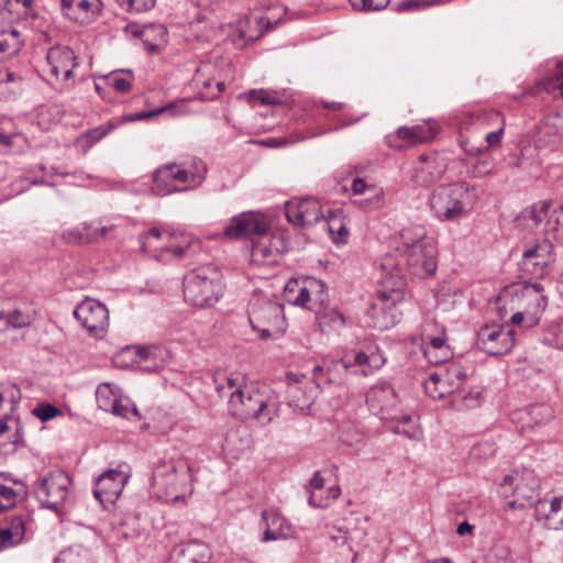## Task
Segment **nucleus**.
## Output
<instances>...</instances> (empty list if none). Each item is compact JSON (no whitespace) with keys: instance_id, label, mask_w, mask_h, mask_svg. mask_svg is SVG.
I'll use <instances>...</instances> for the list:
<instances>
[{"instance_id":"f257e3e1","label":"nucleus","mask_w":563,"mask_h":563,"mask_svg":"<svg viewBox=\"0 0 563 563\" xmlns=\"http://www.w3.org/2000/svg\"><path fill=\"white\" fill-rule=\"evenodd\" d=\"M393 256H386L380 269L386 276L380 283L377 296L372 302L367 317L368 325L379 331L387 330L400 321L401 311L398 303L405 299L406 280Z\"/></svg>"},{"instance_id":"f03ea898","label":"nucleus","mask_w":563,"mask_h":563,"mask_svg":"<svg viewBox=\"0 0 563 563\" xmlns=\"http://www.w3.org/2000/svg\"><path fill=\"white\" fill-rule=\"evenodd\" d=\"M402 251L400 262L406 263L408 271L419 278L431 276L437 271V246L427 236L423 227L406 228L401 231Z\"/></svg>"},{"instance_id":"7ed1b4c3","label":"nucleus","mask_w":563,"mask_h":563,"mask_svg":"<svg viewBox=\"0 0 563 563\" xmlns=\"http://www.w3.org/2000/svg\"><path fill=\"white\" fill-rule=\"evenodd\" d=\"M475 200V188L457 181L438 186L430 195L429 207L438 220L456 221L471 211Z\"/></svg>"},{"instance_id":"20e7f679","label":"nucleus","mask_w":563,"mask_h":563,"mask_svg":"<svg viewBox=\"0 0 563 563\" xmlns=\"http://www.w3.org/2000/svg\"><path fill=\"white\" fill-rule=\"evenodd\" d=\"M190 466L183 460L154 463L152 485L159 499L177 503L190 490Z\"/></svg>"},{"instance_id":"39448f33","label":"nucleus","mask_w":563,"mask_h":563,"mask_svg":"<svg viewBox=\"0 0 563 563\" xmlns=\"http://www.w3.org/2000/svg\"><path fill=\"white\" fill-rule=\"evenodd\" d=\"M229 410L241 421L256 420L268 423L273 419L274 404L265 390L250 385L229 394Z\"/></svg>"},{"instance_id":"423d86ee","label":"nucleus","mask_w":563,"mask_h":563,"mask_svg":"<svg viewBox=\"0 0 563 563\" xmlns=\"http://www.w3.org/2000/svg\"><path fill=\"white\" fill-rule=\"evenodd\" d=\"M497 303L501 317L507 313V303L510 305L511 310L523 309L529 317V327H532L538 322V314L544 311L548 299L540 284L526 283L517 288L504 290Z\"/></svg>"},{"instance_id":"0eeeda50","label":"nucleus","mask_w":563,"mask_h":563,"mask_svg":"<svg viewBox=\"0 0 563 563\" xmlns=\"http://www.w3.org/2000/svg\"><path fill=\"white\" fill-rule=\"evenodd\" d=\"M222 286L214 269L200 268L185 278V300L196 307H212L219 300Z\"/></svg>"},{"instance_id":"6e6552de","label":"nucleus","mask_w":563,"mask_h":563,"mask_svg":"<svg viewBox=\"0 0 563 563\" xmlns=\"http://www.w3.org/2000/svg\"><path fill=\"white\" fill-rule=\"evenodd\" d=\"M71 478L64 471L49 472L36 485L34 493L43 507L60 514L68 498Z\"/></svg>"},{"instance_id":"1a4fd4ad","label":"nucleus","mask_w":563,"mask_h":563,"mask_svg":"<svg viewBox=\"0 0 563 563\" xmlns=\"http://www.w3.org/2000/svg\"><path fill=\"white\" fill-rule=\"evenodd\" d=\"M515 342L516 331L509 323L485 324L477 332V347L493 356L507 354L514 347Z\"/></svg>"},{"instance_id":"9d476101","label":"nucleus","mask_w":563,"mask_h":563,"mask_svg":"<svg viewBox=\"0 0 563 563\" xmlns=\"http://www.w3.org/2000/svg\"><path fill=\"white\" fill-rule=\"evenodd\" d=\"M74 316L89 334L101 336L109 325V312L107 307L95 299H85L74 310Z\"/></svg>"},{"instance_id":"9b49d317","label":"nucleus","mask_w":563,"mask_h":563,"mask_svg":"<svg viewBox=\"0 0 563 563\" xmlns=\"http://www.w3.org/2000/svg\"><path fill=\"white\" fill-rule=\"evenodd\" d=\"M446 172V163L437 154H422L415 163L410 180L421 187H429L439 181Z\"/></svg>"},{"instance_id":"f8f14e48","label":"nucleus","mask_w":563,"mask_h":563,"mask_svg":"<svg viewBox=\"0 0 563 563\" xmlns=\"http://www.w3.org/2000/svg\"><path fill=\"white\" fill-rule=\"evenodd\" d=\"M129 475L119 470L103 472L96 482L95 497L101 505L113 504L124 489Z\"/></svg>"},{"instance_id":"ddd939ff","label":"nucleus","mask_w":563,"mask_h":563,"mask_svg":"<svg viewBox=\"0 0 563 563\" xmlns=\"http://www.w3.org/2000/svg\"><path fill=\"white\" fill-rule=\"evenodd\" d=\"M267 222L254 212H244L231 219L224 229L230 239H246L253 235H264L268 231Z\"/></svg>"},{"instance_id":"4468645a","label":"nucleus","mask_w":563,"mask_h":563,"mask_svg":"<svg viewBox=\"0 0 563 563\" xmlns=\"http://www.w3.org/2000/svg\"><path fill=\"white\" fill-rule=\"evenodd\" d=\"M46 60L49 66L51 76L62 81L70 79L75 67L78 66L75 52L62 45L51 47L47 52Z\"/></svg>"},{"instance_id":"2eb2a0df","label":"nucleus","mask_w":563,"mask_h":563,"mask_svg":"<svg viewBox=\"0 0 563 563\" xmlns=\"http://www.w3.org/2000/svg\"><path fill=\"white\" fill-rule=\"evenodd\" d=\"M262 523L264 525L263 542L288 539L292 536V527L279 512L269 509L263 510Z\"/></svg>"},{"instance_id":"dca6fc26","label":"nucleus","mask_w":563,"mask_h":563,"mask_svg":"<svg viewBox=\"0 0 563 563\" xmlns=\"http://www.w3.org/2000/svg\"><path fill=\"white\" fill-rule=\"evenodd\" d=\"M552 240L547 236L543 243L537 244L523 252L522 265L525 269L536 275H542L545 267L553 261Z\"/></svg>"},{"instance_id":"f3484780","label":"nucleus","mask_w":563,"mask_h":563,"mask_svg":"<svg viewBox=\"0 0 563 563\" xmlns=\"http://www.w3.org/2000/svg\"><path fill=\"white\" fill-rule=\"evenodd\" d=\"M212 552L208 544L200 541H191L172 554L173 563H211Z\"/></svg>"},{"instance_id":"a211bd4d","label":"nucleus","mask_w":563,"mask_h":563,"mask_svg":"<svg viewBox=\"0 0 563 563\" xmlns=\"http://www.w3.org/2000/svg\"><path fill=\"white\" fill-rule=\"evenodd\" d=\"M366 401L374 411L384 413L396 406L397 395L389 384L382 383L368 390Z\"/></svg>"},{"instance_id":"6ab92c4d","label":"nucleus","mask_w":563,"mask_h":563,"mask_svg":"<svg viewBox=\"0 0 563 563\" xmlns=\"http://www.w3.org/2000/svg\"><path fill=\"white\" fill-rule=\"evenodd\" d=\"M3 10L10 14L11 20H31V25L37 29L43 25L34 0H7Z\"/></svg>"},{"instance_id":"aec40b11","label":"nucleus","mask_w":563,"mask_h":563,"mask_svg":"<svg viewBox=\"0 0 563 563\" xmlns=\"http://www.w3.org/2000/svg\"><path fill=\"white\" fill-rule=\"evenodd\" d=\"M563 137V117L560 113L547 115L539 125L538 142L543 145H555Z\"/></svg>"},{"instance_id":"412c9836","label":"nucleus","mask_w":563,"mask_h":563,"mask_svg":"<svg viewBox=\"0 0 563 563\" xmlns=\"http://www.w3.org/2000/svg\"><path fill=\"white\" fill-rule=\"evenodd\" d=\"M118 126L113 121H108L99 126L89 129L79 134L75 141L76 147L86 154L88 151Z\"/></svg>"},{"instance_id":"4be33fe9","label":"nucleus","mask_w":563,"mask_h":563,"mask_svg":"<svg viewBox=\"0 0 563 563\" xmlns=\"http://www.w3.org/2000/svg\"><path fill=\"white\" fill-rule=\"evenodd\" d=\"M309 310L316 313L317 321L322 332L339 331L345 325V317L336 309L328 306L317 308L309 306Z\"/></svg>"},{"instance_id":"5701e85b","label":"nucleus","mask_w":563,"mask_h":563,"mask_svg":"<svg viewBox=\"0 0 563 563\" xmlns=\"http://www.w3.org/2000/svg\"><path fill=\"white\" fill-rule=\"evenodd\" d=\"M280 312V307L276 303L253 305L250 312V322L253 329H257L258 325H271L278 321Z\"/></svg>"},{"instance_id":"b1692460","label":"nucleus","mask_w":563,"mask_h":563,"mask_svg":"<svg viewBox=\"0 0 563 563\" xmlns=\"http://www.w3.org/2000/svg\"><path fill=\"white\" fill-rule=\"evenodd\" d=\"M176 168V164L165 165L157 168L153 175V191L158 196H165L175 191H181L184 188H179L174 183L173 169Z\"/></svg>"},{"instance_id":"393cba45","label":"nucleus","mask_w":563,"mask_h":563,"mask_svg":"<svg viewBox=\"0 0 563 563\" xmlns=\"http://www.w3.org/2000/svg\"><path fill=\"white\" fill-rule=\"evenodd\" d=\"M523 413L527 416L526 426L529 428L545 424L554 417L552 407L547 404L532 405L525 409Z\"/></svg>"},{"instance_id":"a878e982","label":"nucleus","mask_w":563,"mask_h":563,"mask_svg":"<svg viewBox=\"0 0 563 563\" xmlns=\"http://www.w3.org/2000/svg\"><path fill=\"white\" fill-rule=\"evenodd\" d=\"M434 132L431 129H424L423 126H400L396 131V136L399 140H402L407 145H416L419 143H424L432 139Z\"/></svg>"},{"instance_id":"bb28decb","label":"nucleus","mask_w":563,"mask_h":563,"mask_svg":"<svg viewBox=\"0 0 563 563\" xmlns=\"http://www.w3.org/2000/svg\"><path fill=\"white\" fill-rule=\"evenodd\" d=\"M538 494L532 487L516 485L514 499L507 503L508 509H525L538 503Z\"/></svg>"},{"instance_id":"cd10ccee","label":"nucleus","mask_w":563,"mask_h":563,"mask_svg":"<svg viewBox=\"0 0 563 563\" xmlns=\"http://www.w3.org/2000/svg\"><path fill=\"white\" fill-rule=\"evenodd\" d=\"M349 363L351 366L357 365L364 367L362 372L364 375H367L373 371L380 368L385 363V358L380 353L377 352H372L368 354L366 352L360 351L355 353L353 362Z\"/></svg>"},{"instance_id":"c85d7f7f","label":"nucleus","mask_w":563,"mask_h":563,"mask_svg":"<svg viewBox=\"0 0 563 563\" xmlns=\"http://www.w3.org/2000/svg\"><path fill=\"white\" fill-rule=\"evenodd\" d=\"M257 236L260 240L252 245V256L256 260H269L275 252H278L275 244L279 242V238H268L266 233Z\"/></svg>"},{"instance_id":"c756f323","label":"nucleus","mask_w":563,"mask_h":563,"mask_svg":"<svg viewBox=\"0 0 563 563\" xmlns=\"http://www.w3.org/2000/svg\"><path fill=\"white\" fill-rule=\"evenodd\" d=\"M545 234L552 241L563 243V203L548 218Z\"/></svg>"},{"instance_id":"7c9ffc66","label":"nucleus","mask_w":563,"mask_h":563,"mask_svg":"<svg viewBox=\"0 0 563 563\" xmlns=\"http://www.w3.org/2000/svg\"><path fill=\"white\" fill-rule=\"evenodd\" d=\"M106 79L118 92L125 93L130 91L134 76L131 69H120L109 74Z\"/></svg>"},{"instance_id":"2f4dec72","label":"nucleus","mask_w":563,"mask_h":563,"mask_svg":"<svg viewBox=\"0 0 563 563\" xmlns=\"http://www.w3.org/2000/svg\"><path fill=\"white\" fill-rule=\"evenodd\" d=\"M541 85L543 89L553 97H563V62H558L555 71L545 77Z\"/></svg>"},{"instance_id":"473e14b6","label":"nucleus","mask_w":563,"mask_h":563,"mask_svg":"<svg viewBox=\"0 0 563 563\" xmlns=\"http://www.w3.org/2000/svg\"><path fill=\"white\" fill-rule=\"evenodd\" d=\"M285 290L287 292L298 291V295L290 299V301L300 307H305L309 309V305L311 303V291L309 290V279L303 282L302 285L298 283V280H290L286 284Z\"/></svg>"},{"instance_id":"72a5a7b5","label":"nucleus","mask_w":563,"mask_h":563,"mask_svg":"<svg viewBox=\"0 0 563 563\" xmlns=\"http://www.w3.org/2000/svg\"><path fill=\"white\" fill-rule=\"evenodd\" d=\"M2 321H4L2 330H7L8 328L21 329L29 327L32 323V318L30 314L14 309L9 312H0V322Z\"/></svg>"},{"instance_id":"f704fd0d","label":"nucleus","mask_w":563,"mask_h":563,"mask_svg":"<svg viewBox=\"0 0 563 563\" xmlns=\"http://www.w3.org/2000/svg\"><path fill=\"white\" fill-rule=\"evenodd\" d=\"M500 117L497 111H470L461 118L460 128L467 130L475 122L484 125L493 119H500Z\"/></svg>"},{"instance_id":"c9c22d12","label":"nucleus","mask_w":563,"mask_h":563,"mask_svg":"<svg viewBox=\"0 0 563 563\" xmlns=\"http://www.w3.org/2000/svg\"><path fill=\"white\" fill-rule=\"evenodd\" d=\"M164 236L170 238V234L167 232H162L161 230L153 228L148 230L146 233L140 235V241L142 243V249L144 252H151L153 250H165L166 245L159 244L158 242L164 239Z\"/></svg>"},{"instance_id":"e433bc0d","label":"nucleus","mask_w":563,"mask_h":563,"mask_svg":"<svg viewBox=\"0 0 563 563\" xmlns=\"http://www.w3.org/2000/svg\"><path fill=\"white\" fill-rule=\"evenodd\" d=\"M324 365L327 372L325 382L329 384L339 383L342 379L343 374H345L351 367V364L345 360H332L330 362H325Z\"/></svg>"},{"instance_id":"4c0bfd02","label":"nucleus","mask_w":563,"mask_h":563,"mask_svg":"<svg viewBox=\"0 0 563 563\" xmlns=\"http://www.w3.org/2000/svg\"><path fill=\"white\" fill-rule=\"evenodd\" d=\"M444 3L445 0H402L395 5L394 10L399 13L413 12Z\"/></svg>"},{"instance_id":"58836bf2","label":"nucleus","mask_w":563,"mask_h":563,"mask_svg":"<svg viewBox=\"0 0 563 563\" xmlns=\"http://www.w3.org/2000/svg\"><path fill=\"white\" fill-rule=\"evenodd\" d=\"M309 290L311 291V303L309 306H314L317 308L328 306L327 286L323 282L316 278H310Z\"/></svg>"},{"instance_id":"ea45409f","label":"nucleus","mask_w":563,"mask_h":563,"mask_svg":"<svg viewBox=\"0 0 563 563\" xmlns=\"http://www.w3.org/2000/svg\"><path fill=\"white\" fill-rule=\"evenodd\" d=\"M302 210V207L298 205L288 206L286 209L287 220L296 225L306 227L313 224V217Z\"/></svg>"},{"instance_id":"a19ab883","label":"nucleus","mask_w":563,"mask_h":563,"mask_svg":"<svg viewBox=\"0 0 563 563\" xmlns=\"http://www.w3.org/2000/svg\"><path fill=\"white\" fill-rule=\"evenodd\" d=\"M563 508V497H554L550 505L548 511L547 501L538 500L536 506V516L538 520L541 518L549 519L552 516L556 515Z\"/></svg>"},{"instance_id":"79ce46f5","label":"nucleus","mask_w":563,"mask_h":563,"mask_svg":"<svg viewBox=\"0 0 563 563\" xmlns=\"http://www.w3.org/2000/svg\"><path fill=\"white\" fill-rule=\"evenodd\" d=\"M111 411L113 415L126 419H130L132 416L140 418L137 408L128 399H115L111 406Z\"/></svg>"},{"instance_id":"37998d69","label":"nucleus","mask_w":563,"mask_h":563,"mask_svg":"<svg viewBox=\"0 0 563 563\" xmlns=\"http://www.w3.org/2000/svg\"><path fill=\"white\" fill-rule=\"evenodd\" d=\"M341 494V489L339 486H332L329 488V495L323 498L318 493L311 492L308 503L310 506L314 508H325L329 506L330 500L336 499Z\"/></svg>"},{"instance_id":"c03bdc74","label":"nucleus","mask_w":563,"mask_h":563,"mask_svg":"<svg viewBox=\"0 0 563 563\" xmlns=\"http://www.w3.org/2000/svg\"><path fill=\"white\" fill-rule=\"evenodd\" d=\"M2 527L12 531L15 540H19L20 542L23 540L25 534V520L22 516H12L10 518H5Z\"/></svg>"},{"instance_id":"a18cd8bd","label":"nucleus","mask_w":563,"mask_h":563,"mask_svg":"<svg viewBox=\"0 0 563 563\" xmlns=\"http://www.w3.org/2000/svg\"><path fill=\"white\" fill-rule=\"evenodd\" d=\"M18 497L19 494L12 487L0 483V512L12 508Z\"/></svg>"},{"instance_id":"49530a36","label":"nucleus","mask_w":563,"mask_h":563,"mask_svg":"<svg viewBox=\"0 0 563 563\" xmlns=\"http://www.w3.org/2000/svg\"><path fill=\"white\" fill-rule=\"evenodd\" d=\"M32 413L38 418L41 421L46 422L59 415H62L60 409L55 407L48 402L38 404L33 410Z\"/></svg>"},{"instance_id":"de8ad7c7","label":"nucleus","mask_w":563,"mask_h":563,"mask_svg":"<svg viewBox=\"0 0 563 563\" xmlns=\"http://www.w3.org/2000/svg\"><path fill=\"white\" fill-rule=\"evenodd\" d=\"M355 10L360 11H379L385 9L390 0H349Z\"/></svg>"},{"instance_id":"09e8293b","label":"nucleus","mask_w":563,"mask_h":563,"mask_svg":"<svg viewBox=\"0 0 563 563\" xmlns=\"http://www.w3.org/2000/svg\"><path fill=\"white\" fill-rule=\"evenodd\" d=\"M118 3L130 12L142 13L152 9L156 0H117Z\"/></svg>"},{"instance_id":"8fccbe9b","label":"nucleus","mask_w":563,"mask_h":563,"mask_svg":"<svg viewBox=\"0 0 563 563\" xmlns=\"http://www.w3.org/2000/svg\"><path fill=\"white\" fill-rule=\"evenodd\" d=\"M543 342L555 349H563V322L551 325L549 333L543 338Z\"/></svg>"},{"instance_id":"3c124183","label":"nucleus","mask_w":563,"mask_h":563,"mask_svg":"<svg viewBox=\"0 0 563 563\" xmlns=\"http://www.w3.org/2000/svg\"><path fill=\"white\" fill-rule=\"evenodd\" d=\"M16 35V31H12L10 34L5 32L0 33V55L18 52V44L13 43Z\"/></svg>"},{"instance_id":"603ef678","label":"nucleus","mask_w":563,"mask_h":563,"mask_svg":"<svg viewBox=\"0 0 563 563\" xmlns=\"http://www.w3.org/2000/svg\"><path fill=\"white\" fill-rule=\"evenodd\" d=\"M225 384L217 385V391L220 397H228L231 391L234 389H244V386H246L243 382L239 380V378H234L232 376H227L224 378Z\"/></svg>"},{"instance_id":"864d4df0","label":"nucleus","mask_w":563,"mask_h":563,"mask_svg":"<svg viewBox=\"0 0 563 563\" xmlns=\"http://www.w3.org/2000/svg\"><path fill=\"white\" fill-rule=\"evenodd\" d=\"M299 206L302 207V210L313 217V224L317 223L321 218H323L319 202L312 198H307L299 202Z\"/></svg>"},{"instance_id":"5fc2aeb1","label":"nucleus","mask_w":563,"mask_h":563,"mask_svg":"<svg viewBox=\"0 0 563 563\" xmlns=\"http://www.w3.org/2000/svg\"><path fill=\"white\" fill-rule=\"evenodd\" d=\"M62 8L66 11L67 15H69L68 11L74 9L88 12L91 8V2L89 0H62Z\"/></svg>"},{"instance_id":"6e6d98bb","label":"nucleus","mask_w":563,"mask_h":563,"mask_svg":"<svg viewBox=\"0 0 563 563\" xmlns=\"http://www.w3.org/2000/svg\"><path fill=\"white\" fill-rule=\"evenodd\" d=\"M482 399V393L478 390H471L462 395V405L467 409H473L479 406Z\"/></svg>"},{"instance_id":"4d7b16f0","label":"nucleus","mask_w":563,"mask_h":563,"mask_svg":"<svg viewBox=\"0 0 563 563\" xmlns=\"http://www.w3.org/2000/svg\"><path fill=\"white\" fill-rule=\"evenodd\" d=\"M58 563H89V560L86 554H81L79 552L69 550L67 552L62 553Z\"/></svg>"},{"instance_id":"13d9d810","label":"nucleus","mask_w":563,"mask_h":563,"mask_svg":"<svg viewBox=\"0 0 563 563\" xmlns=\"http://www.w3.org/2000/svg\"><path fill=\"white\" fill-rule=\"evenodd\" d=\"M114 228V225H103L101 227L100 229H96L92 233L89 232V229L90 227L88 224H84V230L87 231L85 233V236H86V241L87 242H90V241H96L98 240L99 238H103L106 236L110 231H112V229Z\"/></svg>"},{"instance_id":"bf43d9fd","label":"nucleus","mask_w":563,"mask_h":563,"mask_svg":"<svg viewBox=\"0 0 563 563\" xmlns=\"http://www.w3.org/2000/svg\"><path fill=\"white\" fill-rule=\"evenodd\" d=\"M252 97L261 104H277L279 100L266 90H253Z\"/></svg>"},{"instance_id":"052dcab7","label":"nucleus","mask_w":563,"mask_h":563,"mask_svg":"<svg viewBox=\"0 0 563 563\" xmlns=\"http://www.w3.org/2000/svg\"><path fill=\"white\" fill-rule=\"evenodd\" d=\"M20 543L12 534V531L0 527V550Z\"/></svg>"},{"instance_id":"680f3d73","label":"nucleus","mask_w":563,"mask_h":563,"mask_svg":"<svg viewBox=\"0 0 563 563\" xmlns=\"http://www.w3.org/2000/svg\"><path fill=\"white\" fill-rule=\"evenodd\" d=\"M492 172V164L486 159H478L473 167L474 177H483Z\"/></svg>"},{"instance_id":"e2e57ef3","label":"nucleus","mask_w":563,"mask_h":563,"mask_svg":"<svg viewBox=\"0 0 563 563\" xmlns=\"http://www.w3.org/2000/svg\"><path fill=\"white\" fill-rule=\"evenodd\" d=\"M339 534H331L330 539L336 543H340L339 545H346L350 551H352L351 544H349V541L351 540V537L349 536L350 532L347 529L338 528Z\"/></svg>"},{"instance_id":"0e129e2a","label":"nucleus","mask_w":563,"mask_h":563,"mask_svg":"<svg viewBox=\"0 0 563 563\" xmlns=\"http://www.w3.org/2000/svg\"><path fill=\"white\" fill-rule=\"evenodd\" d=\"M504 129L505 123L501 122V125L496 131H492L486 134L485 140L487 142V147L495 146L500 143Z\"/></svg>"},{"instance_id":"69168bd1","label":"nucleus","mask_w":563,"mask_h":563,"mask_svg":"<svg viewBox=\"0 0 563 563\" xmlns=\"http://www.w3.org/2000/svg\"><path fill=\"white\" fill-rule=\"evenodd\" d=\"M327 372H325V365H316L313 368V379L316 382V385L318 387H322L323 385L329 384L325 382Z\"/></svg>"},{"instance_id":"338daca9","label":"nucleus","mask_w":563,"mask_h":563,"mask_svg":"<svg viewBox=\"0 0 563 563\" xmlns=\"http://www.w3.org/2000/svg\"><path fill=\"white\" fill-rule=\"evenodd\" d=\"M329 231H330V233L333 238V241L335 243L344 242V240L346 239V236L349 234V231L344 225H340L338 228V230L335 231L334 227L332 224H329Z\"/></svg>"},{"instance_id":"774afa93","label":"nucleus","mask_w":563,"mask_h":563,"mask_svg":"<svg viewBox=\"0 0 563 563\" xmlns=\"http://www.w3.org/2000/svg\"><path fill=\"white\" fill-rule=\"evenodd\" d=\"M323 486H324V478L322 477L321 473L319 471H317L309 482V488L316 493V490H321L323 488Z\"/></svg>"}]
</instances>
